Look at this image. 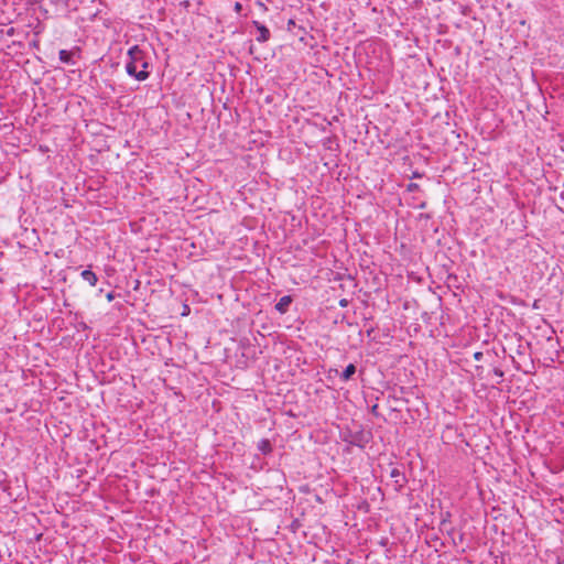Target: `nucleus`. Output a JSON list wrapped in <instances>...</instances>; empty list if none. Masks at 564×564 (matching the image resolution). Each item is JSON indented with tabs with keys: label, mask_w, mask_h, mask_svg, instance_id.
<instances>
[{
	"label": "nucleus",
	"mask_w": 564,
	"mask_h": 564,
	"mask_svg": "<svg viewBox=\"0 0 564 564\" xmlns=\"http://www.w3.org/2000/svg\"><path fill=\"white\" fill-rule=\"evenodd\" d=\"M126 72L129 76L134 77L139 82L149 78L150 73L147 70L149 63L143 50L139 45H133L127 53Z\"/></svg>",
	"instance_id": "f257e3e1"
},
{
	"label": "nucleus",
	"mask_w": 564,
	"mask_h": 564,
	"mask_svg": "<svg viewBox=\"0 0 564 564\" xmlns=\"http://www.w3.org/2000/svg\"><path fill=\"white\" fill-rule=\"evenodd\" d=\"M253 25L257 28L258 33H259L257 35V37H256L257 41L261 42V43L267 42L270 39V31H269V29L265 25H263L260 22H258V21H253Z\"/></svg>",
	"instance_id": "f03ea898"
},
{
	"label": "nucleus",
	"mask_w": 564,
	"mask_h": 564,
	"mask_svg": "<svg viewBox=\"0 0 564 564\" xmlns=\"http://www.w3.org/2000/svg\"><path fill=\"white\" fill-rule=\"evenodd\" d=\"M292 303V297L290 295L282 296L279 302L275 304V310L280 314H284L288 312L290 304Z\"/></svg>",
	"instance_id": "7ed1b4c3"
},
{
	"label": "nucleus",
	"mask_w": 564,
	"mask_h": 564,
	"mask_svg": "<svg viewBox=\"0 0 564 564\" xmlns=\"http://www.w3.org/2000/svg\"><path fill=\"white\" fill-rule=\"evenodd\" d=\"M80 276L84 281H86L90 286H95L98 282V278L95 272L89 269L82 271Z\"/></svg>",
	"instance_id": "20e7f679"
},
{
	"label": "nucleus",
	"mask_w": 564,
	"mask_h": 564,
	"mask_svg": "<svg viewBox=\"0 0 564 564\" xmlns=\"http://www.w3.org/2000/svg\"><path fill=\"white\" fill-rule=\"evenodd\" d=\"M390 476H391V478L394 479L397 487H399V488L403 487V485L405 482V477L398 468H393L390 471Z\"/></svg>",
	"instance_id": "39448f33"
},
{
	"label": "nucleus",
	"mask_w": 564,
	"mask_h": 564,
	"mask_svg": "<svg viewBox=\"0 0 564 564\" xmlns=\"http://www.w3.org/2000/svg\"><path fill=\"white\" fill-rule=\"evenodd\" d=\"M73 52L67 50H61L58 52L59 61L64 64L74 65L75 62L73 61Z\"/></svg>",
	"instance_id": "423d86ee"
},
{
	"label": "nucleus",
	"mask_w": 564,
	"mask_h": 564,
	"mask_svg": "<svg viewBox=\"0 0 564 564\" xmlns=\"http://www.w3.org/2000/svg\"><path fill=\"white\" fill-rule=\"evenodd\" d=\"M356 373V367L352 364H349L345 370L341 372L340 378L344 381H348L351 379V377Z\"/></svg>",
	"instance_id": "0eeeda50"
},
{
	"label": "nucleus",
	"mask_w": 564,
	"mask_h": 564,
	"mask_svg": "<svg viewBox=\"0 0 564 564\" xmlns=\"http://www.w3.org/2000/svg\"><path fill=\"white\" fill-rule=\"evenodd\" d=\"M258 448L263 453V454H268L272 451V447H271V444L268 440H262L260 443H259V446Z\"/></svg>",
	"instance_id": "6e6552de"
},
{
	"label": "nucleus",
	"mask_w": 564,
	"mask_h": 564,
	"mask_svg": "<svg viewBox=\"0 0 564 564\" xmlns=\"http://www.w3.org/2000/svg\"><path fill=\"white\" fill-rule=\"evenodd\" d=\"M364 442V433L360 432L354 436V438L350 441L351 444L361 446V443Z\"/></svg>",
	"instance_id": "1a4fd4ad"
},
{
	"label": "nucleus",
	"mask_w": 564,
	"mask_h": 564,
	"mask_svg": "<svg viewBox=\"0 0 564 564\" xmlns=\"http://www.w3.org/2000/svg\"><path fill=\"white\" fill-rule=\"evenodd\" d=\"M241 9H242L241 3H240V2H236V3H235V11H236V12H240V10H241Z\"/></svg>",
	"instance_id": "9d476101"
},
{
	"label": "nucleus",
	"mask_w": 564,
	"mask_h": 564,
	"mask_svg": "<svg viewBox=\"0 0 564 564\" xmlns=\"http://www.w3.org/2000/svg\"><path fill=\"white\" fill-rule=\"evenodd\" d=\"M113 299H115V295H113V293H112V292H110V293H108V294H107V300H108L109 302H111Z\"/></svg>",
	"instance_id": "9b49d317"
},
{
	"label": "nucleus",
	"mask_w": 564,
	"mask_h": 564,
	"mask_svg": "<svg viewBox=\"0 0 564 564\" xmlns=\"http://www.w3.org/2000/svg\"><path fill=\"white\" fill-rule=\"evenodd\" d=\"M377 409H378V405H377V404L372 405V408H371V412L376 414V413H377Z\"/></svg>",
	"instance_id": "f8f14e48"
},
{
	"label": "nucleus",
	"mask_w": 564,
	"mask_h": 564,
	"mask_svg": "<svg viewBox=\"0 0 564 564\" xmlns=\"http://www.w3.org/2000/svg\"><path fill=\"white\" fill-rule=\"evenodd\" d=\"M339 304H340V306L345 307V306L347 305V301H346V300H341V301L339 302Z\"/></svg>",
	"instance_id": "ddd939ff"
},
{
	"label": "nucleus",
	"mask_w": 564,
	"mask_h": 564,
	"mask_svg": "<svg viewBox=\"0 0 564 564\" xmlns=\"http://www.w3.org/2000/svg\"><path fill=\"white\" fill-rule=\"evenodd\" d=\"M480 357H481V352H476V354H475V359H477V360H478Z\"/></svg>",
	"instance_id": "4468645a"
}]
</instances>
